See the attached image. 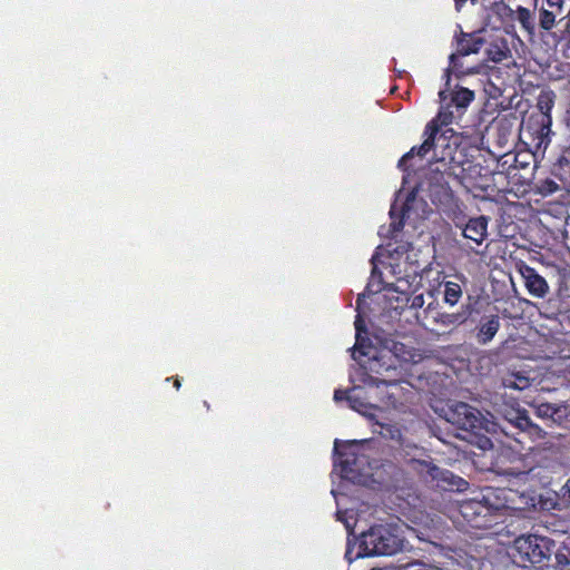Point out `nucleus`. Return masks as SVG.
I'll use <instances>...</instances> for the list:
<instances>
[{"label":"nucleus","mask_w":570,"mask_h":570,"mask_svg":"<svg viewBox=\"0 0 570 570\" xmlns=\"http://www.w3.org/2000/svg\"><path fill=\"white\" fill-rule=\"evenodd\" d=\"M454 73V70L449 66L445 70H444V79H445V85H444V88H449V90L451 89L450 87V83H451V75Z\"/></svg>","instance_id":"c756f323"},{"label":"nucleus","mask_w":570,"mask_h":570,"mask_svg":"<svg viewBox=\"0 0 570 570\" xmlns=\"http://www.w3.org/2000/svg\"><path fill=\"white\" fill-rule=\"evenodd\" d=\"M404 223L400 220L399 223H392V228L394 232H399L403 228Z\"/></svg>","instance_id":"e433bc0d"},{"label":"nucleus","mask_w":570,"mask_h":570,"mask_svg":"<svg viewBox=\"0 0 570 570\" xmlns=\"http://www.w3.org/2000/svg\"><path fill=\"white\" fill-rule=\"evenodd\" d=\"M352 550H353V548H352V547H350V544H348V546H347V549H346V552H345V559H346L350 563H351V562H353L355 559L361 558V557L358 556V553H357L355 557H353V556H352Z\"/></svg>","instance_id":"2f4dec72"},{"label":"nucleus","mask_w":570,"mask_h":570,"mask_svg":"<svg viewBox=\"0 0 570 570\" xmlns=\"http://www.w3.org/2000/svg\"><path fill=\"white\" fill-rule=\"evenodd\" d=\"M558 190H560V186L550 178L539 181L535 187V191L543 197L553 195Z\"/></svg>","instance_id":"412c9836"},{"label":"nucleus","mask_w":570,"mask_h":570,"mask_svg":"<svg viewBox=\"0 0 570 570\" xmlns=\"http://www.w3.org/2000/svg\"><path fill=\"white\" fill-rule=\"evenodd\" d=\"M487 40L475 32L466 33L462 30L455 35V52L461 56L478 53Z\"/></svg>","instance_id":"ddd939ff"},{"label":"nucleus","mask_w":570,"mask_h":570,"mask_svg":"<svg viewBox=\"0 0 570 570\" xmlns=\"http://www.w3.org/2000/svg\"><path fill=\"white\" fill-rule=\"evenodd\" d=\"M451 219L454 226L461 229L462 236L473 242L476 246L481 245L488 237V225L490 222L488 216L481 215L466 219L465 214L459 210L453 213Z\"/></svg>","instance_id":"6e6552de"},{"label":"nucleus","mask_w":570,"mask_h":570,"mask_svg":"<svg viewBox=\"0 0 570 570\" xmlns=\"http://www.w3.org/2000/svg\"><path fill=\"white\" fill-rule=\"evenodd\" d=\"M549 8H554L559 11H563L567 0H543Z\"/></svg>","instance_id":"cd10ccee"},{"label":"nucleus","mask_w":570,"mask_h":570,"mask_svg":"<svg viewBox=\"0 0 570 570\" xmlns=\"http://www.w3.org/2000/svg\"><path fill=\"white\" fill-rule=\"evenodd\" d=\"M355 405H356V409L355 410H360L361 406H363V403L360 401L358 397H356V402H355Z\"/></svg>","instance_id":"ea45409f"},{"label":"nucleus","mask_w":570,"mask_h":570,"mask_svg":"<svg viewBox=\"0 0 570 570\" xmlns=\"http://www.w3.org/2000/svg\"><path fill=\"white\" fill-rule=\"evenodd\" d=\"M357 441L334 442V463L340 468L342 478L354 481L364 473V468L368 465L366 455L357 452Z\"/></svg>","instance_id":"0eeeda50"},{"label":"nucleus","mask_w":570,"mask_h":570,"mask_svg":"<svg viewBox=\"0 0 570 570\" xmlns=\"http://www.w3.org/2000/svg\"><path fill=\"white\" fill-rule=\"evenodd\" d=\"M562 121L564 126L570 130V107L567 109Z\"/></svg>","instance_id":"473e14b6"},{"label":"nucleus","mask_w":570,"mask_h":570,"mask_svg":"<svg viewBox=\"0 0 570 570\" xmlns=\"http://www.w3.org/2000/svg\"><path fill=\"white\" fill-rule=\"evenodd\" d=\"M561 502L567 507L570 508V478L566 482V484L561 488Z\"/></svg>","instance_id":"bb28decb"},{"label":"nucleus","mask_w":570,"mask_h":570,"mask_svg":"<svg viewBox=\"0 0 570 570\" xmlns=\"http://www.w3.org/2000/svg\"><path fill=\"white\" fill-rule=\"evenodd\" d=\"M564 38H567V49L570 50V28L566 26V30L563 31Z\"/></svg>","instance_id":"c9c22d12"},{"label":"nucleus","mask_w":570,"mask_h":570,"mask_svg":"<svg viewBox=\"0 0 570 570\" xmlns=\"http://www.w3.org/2000/svg\"><path fill=\"white\" fill-rule=\"evenodd\" d=\"M552 174L562 181H570V137L559 145V155L552 165Z\"/></svg>","instance_id":"2eb2a0df"},{"label":"nucleus","mask_w":570,"mask_h":570,"mask_svg":"<svg viewBox=\"0 0 570 570\" xmlns=\"http://www.w3.org/2000/svg\"><path fill=\"white\" fill-rule=\"evenodd\" d=\"M403 570H432V569H431V567H429L425 563H415V564L404 566Z\"/></svg>","instance_id":"c85d7f7f"},{"label":"nucleus","mask_w":570,"mask_h":570,"mask_svg":"<svg viewBox=\"0 0 570 570\" xmlns=\"http://www.w3.org/2000/svg\"><path fill=\"white\" fill-rule=\"evenodd\" d=\"M561 13L562 11H559L554 8H544L542 6L538 9L539 28L544 32H550L556 27L557 16Z\"/></svg>","instance_id":"a211bd4d"},{"label":"nucleus","mask_w":570,"mask_h":570,"mask_svg":"<svg viewBox=\"0 0 570 570\" xmlns=\"http://www.w3.org/2000/svg\"><path fill=\"white\" fill-rule=\"evenodd\" d=\"M502 383L507 389L523 391L531 385V380L522 373H509L503 377Z\"/></svg>","instance_id":"aec40b11"},{"label":"nucleus","mask_w":570,"mask_h":570,"mask_svg":"<svg viewBox=\"0 0 570 570\" xmlns=\"http://www.w3.org/2000/svg\"><path fill=\"white\" fill-rule=\"evenodd\" d=\"M402 548V540L390 528L377 524L361 537L360 557L392 556Z\"/></svg>","instance_id":"39448f33"},{"label":"nucleus","mask_w":570,"mask_h":570,"mask_svg":"<svg viewBox=\"0 0 570 570\" xmlns=\"http://www.w3.org/2000/svg\"><path fill=\"white\" fill-rule=\"evenodd\" d=\"M443 302L449 306L456 305L463 296L462 287L459 283L448 281L443 284Z\"/></svg>","instance_id":"6ab92c4d"},{"label":"nucleus","mask_w":570,"mask_h":570,"mask_svg":"<svg viewBox=\"0 0 570 570\" xmlns=\"http://www.w3.org/2000/svg\"><path fill=\"white\" fill-rule=\"evenodd\" d=\"M180 385H181L180 380H179L178 377H175V379H174V386H175L177 390H179Z\"/></svg>","instance_id":"58836bf2"},{"label":"nucleus","mask_w":570,"mask_h":570,"mask_svg":"<svg viewBox=\"0 0 570 570\" xmlns=\"http://www.w3.org/2000/svg\"><path fill=\"white\" fill-rule=\"evenodd\" d=\"M487 42L485 53L490 61L500 63L511 58L509 41L503 35H493Z\"/></svg>","instance_id":"4468645a"},{"label":"nucleus","mask_w":570,"mask_h":570,"mask_svg":"<svg viewBox=\"0 0 570 570\" xmlns=\"http://www.w3.org/2000/svg\"><path fill=\"white\" fill-rule=\"evenodd\" d=\"M468 303L463 304L455 313H442L439 315L438 322L443 326H460L465 324L474 312V303L471 296Z\"/></svg>","instance_id":"dca6fc26"},{"label":"nucleus","mask_w":570,"mask_h":570,"mask_svg":"<svg viewBox=\"0 0 570 570\" xmlns=\"http://www.w3.org/2000/svg\"><path fill=\"white\" fill-rule=\"evenodd\" d=\"M354 324H355V330L357 333H360L364 328L363 321L361 320L360 316L356 317V321Z\"/></svg>","instance_id":"f704fd0d"},{"label":"nucleus","mask_w":570,"mask_h":570,"mask_svg":"<svg viewBox=\"0 0 570 570\" xmlns=\"http://www.w3.org/2000/svg\"><path fill=\"white\" fill-rule=\"evenodd\" d=\"M443 417L465 433L462 439L479 449L489 450L493 446L488 433L494 431L495 424L488 420L476 407L465 402H454L443 409Z\"/></svg>","instance_id":"7ed1b4c3"},{"label":"nucleus","mask_w":570,"mask_h":570,"mask_svg":"<svg viewBox=\"0 0 570 570\" xmlns=\"http://www.w3.org/2000/svg\"><path fill=\"white\" fill-rule=\"evenodd\" d=\"M519 272L524 279V286L531 296L542 298L548 294L549 285L544 277L539 275L535 268L523 264L520 266Z\"/></svg>","instance_id":"9d476101"},{"label":"nucleus","mask_w":570,"mask_h":570,"mask_svg":"<svg viewBox=\"0 0 570 570\" xmlns=\"http://www.w3.org/2000/svg\"><path fill=\"white\" fill-rule=\"evenodd\" d=\"M509 423L517 428L520 433L528 434L533 440H541L546 436V432L537 424L532 423L527 411H515L512 417L508 419Z\"/></svg>","instance_id":"f8f14e48"},{"label":"nucleus","mask_w":570,"mask_h":570,"mask_svg":"<svg viewBox=\"0 0 570 570\" xmlns=\"http://www.w3.org/2000/svg\"><path fill=\"white\" fill-rule=\"evenodd\" d=\"M501 326L498 314L484 315L475 326V340L479 344L485 345L490 343Z\"/></svg>","instance_id":"9b49d317"},{"label":"nucleus","mask_w":570,"mask_h":570,"mask_svg":"<svg viewBox=\"0 0 570 570\" xmlns=\"http://www.w3.org/2000/svg\"><path fill=\"white\" fill-rule=\"evenodd\" d=\"M429 473L432 475L433 479H439L441 478L443 481H449V478L448 475L451 478V479H454V475L452 473H450L449 471H442L440 470L438 466L433 465L430 470H429Z\"/></svg>","instance_id":"a878e982"},{"label":"nucleus","mask_w":570,"mask_h":570,"mask_svg":"<svg viewBox=\"0 0 570 570\" xmlns=\"http://www.w3.org/2000/svg\"><path fill=\"white\" fill-rule=\"evenodd\" d=\"M501 8L503 12L509 16L510 18H513L515 16V19L520 23L521 28L530 36L535 35V22H534V16L533 12L522 6H518L515 10L511 9L508 4L502 3Z\"/></svg>","instance_id":"f3484780"},{"label":"nucleus","mask_w":570,"mask_h":570,"mask_svg":"<svg viewBox=\"0 0 570 570\" xmlns=\"http://www.w3.org/2000/svg\"><path fill=\"white\" fill-rule=\"evenodd\" d=\"M524 134L529 136L535 148L546 149L553 135L552 116L548 114L531 115L525 122Z\"/></svg>","instance_id":"1a4fd4ad"},{"label":"nucleus","mask_w":570,"mask_h":570,"mask_svg":"<svg viewBox=\"0 0 570 570\" xmlns=\"http://www.w3.org/2000/svg\"><path fill=\"white\" fill-rule=\"evenodd\" d=\"M462 57L463 56L459 55L458 52H453L449 57V66L454 70V75L456 77H461L462 75L471 72L469 69H464L463 63L461 61Z\"/></svg>","instance_id":"5701e85b"},{"label":"nucleus","mask_w":570,"mask_h":570,"mask_svg":"<svg viewBox=\"0 0 570 570\" xmlns=\"http://www.w3.org/2000/svg\"><path fill=\"white\" fill-rule=\"evenodd\" d=\"M566 18H567V27L570 28V10Z\"/></svg>","instance_id":"a19ab883"},{"label":"nucleus","mask_w":570,"mask_h":570,"mask_svg":"<svg viewBox=\"0 0 570 570\" xmlns=\"http://www.w3.org/2000/svg\"><path fill=\"white\" fill-rule=\"evenodd\" d=\"M368 384L379 387L381 385H389V382L386 380H382V379H379V377L371 376L370 380H368Z\"/></svg>","instance_id":"7c9ffc66"},{"label":"nucleus","mask_w":570,"mask_h":570,"mask_svg":"<svg viewBox=\"0 0 570 570\" xmlns=\"http://www.w3.org/2000/svg\"><path fill=\"white\" fill-rule=\"evenodd\" d=\"M533 499L510 488H485L481 499H470L460 507L466 522L475 529H490L507 513L527 511Z\"/></svg>","instance_id":"f03ea898"},{"label":"nucleus","mask_w":570,"mask_h":570,"mask_svg":"<svg viewBox=\"0 0 570 570\" xmlns=\"http://www.w3.org/2000/svg\"><path fill=\"white\" fill-rule=\"evenodd\" d=\"M344 400H346L350 403V406L352 409H356V405H355L356 396L350 395L347 390H341V389L335 390V392H334V401L335 402H341V401H344Z\"/></svg>","instance_id":"393cba45"},{"label":"nucleus","mask_w":570,"mask_h":570,"mask_svg":"<svg viewBox=\"0 0 570 570\" xmlns=\"http://www.w3.org/2000/svg\"><path fill=\"white\" fill-rule=\"evenodd\" d=\"M556 559L559 564H568L569 563V561L567 560L564 554L556 553Z\"/></svg>","instance_id":"72a5a7b5"},{"label":"nucleus","mask_w":570,"mask_h":570,"mask_svg":"<svg viewBox=\"0 0 570 570\" xmlns=\"http://www.w3.org/2000/svg\"><path fill=\"white\" fill-rule=\"evenodd\" d=\"M475 95L473 90L456 85L453 89L443 88L439 91V99L441 104L440 111L433 119L438 125L448 126L453 122L455 108L459 116L463 115L471 102L474 100Z\"/></svg>","instance_id":"423d86ee"},{"label":"nucleus","mask_w":570,"mask_h":570,"mask_svg":"<svg viewBox=\"0 0 570 570\" xmlns=\"http://www.w3.org/2000/svg\"><path fill=\"white\" fill-rule=\"evenodd\" d=\"M423 136V142L420 146H413L405 153L400 158L397 167L406 170L407 161L414 156L424 158L430 151H433L431 159L433 178L440 181L442 187L445 185L446 195L452 197L453 194L449 187V179L462 181L466 170L465 165L470 163L466 159L464 149L455 142L452 144L446 136L440 135V125L435 120L428 122Z\"/></svg>","instance_id":"f257e3e1"},{"label":"nucleus","mask_w":570,"mask_h":570,"mask_svg":"<svg viewBox=\"0 0 570 570\" xmlns=\"http://www.w3.org/2000/svg\"><path fill=\"white\" fill-rule=\"evenodd\" d=\"M459 482H463V484H466V481H463L461 478H458V482L454 481V479H451V481L449 480V485L450 487L456 485L459 488Z\"/></svg>","instance_id":"4c0bfd02"},{"label":"nucleus","mask_w":570,"mask_h":570,"mask_svg":"<svg viewBox=\"0 0 570 570\" xmlns=\"http://www.w3.org/2000/svg\"><path fill=\"white\" fill-rule=\"evenodd\" d=\"M554 547V541L548 537L521 534L514 539L510 556L512 561L522 568L529 566L543 568L549 566Z\"/></svg>","instance_id":"20e7f679"},{"label":"nucleus","mask_w":570,"mask_h":570,"mask_svg":"<svg viewBox=\"0 0 570 570\" xmlns=\"http://www.w3.org/2000/svg\"><path fill=\"white\" fill-rule=\"evenodd\" d=\"M553 105H554V101L549 95H541L538 99V108L540 109L539 114L551 115Z\"/></svg>","instance_id":"b1692460"},{"label":"nucleus","mask_w":570,"mask_h":570,"mask_svg":"<svg viewBox=\"0 0 570 570\" xmlns=\"http://www.w3.org/2000/svg\"><path fill=\"white\" fill-rule=\"evenodd\" d=\"M535 414L541 419H551L556 421V415L559 412V407L550 403H541L535 405Z\"/></svg>","instance_id":"4be33fe9"}]
</instances>
